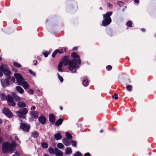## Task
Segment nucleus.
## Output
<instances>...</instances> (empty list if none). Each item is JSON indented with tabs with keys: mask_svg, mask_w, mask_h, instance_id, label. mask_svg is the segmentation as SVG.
Wrapping results in <instances>:
<instances>
[{
	"mask_svg": "<svg viewBox=\"0 0 156 156\" xmlns=\"http://www.w3.org/2000/svg\"><path fill=\"white\" fill-rule=\"evenodd\" d=\"M117 94L116 93H115L112 96L113 98H114L115 100H117L118 99Z\"/></svg>",
	"mask_w": 156,
	"mask_h": 156,
	"instance_id": "obj_38",
	"label": "nucleus"
},
{
	"mask_svg": "<svg viewBox=\"0 0 156 156\" xmlns=\"http://www.w3.org/2000/svg\"><path fill=\"white\" fill-rule=\"evenodd\" d=\"M1 81L2 85L4 87L8 86L9 84V81L8 79L6 78L4 80H2Z\"/></svg>",
	"mask_w": 156,
	"mask_h": 156,
	"instance_id": "obj_11",
	"label": "nucleus"
},
{
	"mask_svg": "<svg viewBox=\"0 0 156 156\" xmlns=\"http://www.w3.org/2000/svg\"><path fill=\"white\" fill-rule=\"evenodd\" d=\"M49 53L48 51H46L43 53V54L45 57H47L49 54Z\"/></svg>",
	"mask_w": 156,
	"mask_h": 156,
	"instance_id": "obj_41",
	"label": "nucleus"
},
{
	"mask_svg": "<svg viewBox=\"0 0 156 156\" xmlns=\"http://www.w3.org/2000/svg\"><path fill=\"white\" fill-rule=\"evenodd\" d=\"M83 84L84 86H87L88 84V81L87 79H86L83 80Z\"/></svg>",
	"mask_w": 156,
	"mask_h": 156,
	"instance_id": "obj_24",
	"label": "nucleus"
},
{
	"mask_svg": "<svg viewBox=\"0 0 156 156\" xmlns=\"http://www.w3.org/2000/svg\"><path fill=\"white\" fill-rule=\"evenodd\" d=\"M20 154L18 152H16L13 155V156H20Z\"/></svg>",
	"mask_w": 156,
	"mask_h": 156,
	"instance_id": "obj_43",
	"label": "nucleus"
},
{
	"mask_svg": "<svg viewBox=\"0 0 156 156\" xmlns=\"http://www.w3.org/2000/svg\"><path fill=\"white\" fill-rule=\"evenodd\" d=\"M55 152L56 156H62L63 153L57 147L55 148Z\"/></svg>",
	"mask_w": 156,
	"mask_h": 156,
	"instance_id": "obj_12",
	"label": "nucleus"
},
{
	"mask_svg": "<svg viewBox=\"0 0 156 156\" xmlns=\"http://www.w3.org/2000/svg\"><path fill=\"white\" fill-rule=\"evenodd\" d=\"M31 115L32 117L35 119L37 118L38 117V113L36 112H31Z\"/></svg>",
	"mask_w": 156,
	"mask_h": 156,
	"instance_id": "obj_21",
	"label": "nucleus"
},
{
	"mask_svg": "<svg viewBox=\"0 0 156 156\" xmlns=\"http://www.w3.org/2000/svg\"><path fill=\"white\" fill-rule=\"evenodd\" d=\"M2 72L0 70V77H1L3 75Z\"/></svg>",
	"mask_w": 156,
	"mask_h": 156,
	"instance_id": "obj_48",
	"label": "nucleus"
},
{
	"mask_svg": "<svg viewBox=\"0 0 156 156\" xmlns=\"http://www.w3.org/2000/svg\"><path fill=\"white\" fill-rule=\"evenodd\" d=\"M30 128V125L26 123H21L20 126V129L24 132H27Z\"/></svg>",
	"mask_w": 156,
	"mask_h": 156,
	"instance_id": "obj_7",
	"label": "nucleus"
},
{
	"mask_svg": "<svg viewBox=\"0 0 156 156\" xmlns=\"http://www.w3.org/2000/svg\"><path fill=\"white\" fill-rule=\"evenodd\" d=\"M2 137H0V143L2 142Z\"/></svg>",
	"mask_w": 156,
	"mask_h": 156,
	"instance_id": "obj_51",
	"label": "nucleus"
},
{
	"mask_svg": "<svg viewBox=\"0 0 156 156\" xmlns=\"http://www.w3.org/2000/svg\"><path fill=\"white\" fill-rule=\"evenodd\" d=\"M66 137L68 139H70L72 138V137L71 134L68 132H66Z\"/></svg>",
	"mask_w": 156,
	"mask_h": 156,
	"instance_id": "obj_26",
	"label": "nucleus"
},
{
	"mask_svg": "<svg viewBox=\"0 0 156 156\" xmlns=\"http://www.w3.org/2000/svg\"><path fill=\"white\" fill-rule=\"evenodd\" d=\"M81 154L79 152H77L74 154V156H81Z\"/></svg>",
	"mask_w": 156,
	"mask_h": 156,
	"instance_id": "obj_39",
	"label": "nucleus"
},
{
	"mask_svg": "<svg viewBox=\"0 0 156 156\" xmlns=\"http://www.w3.org/2000/svg\"><path fill=\"white\" fill-rule=\"evenodd\" d=\"M71 56L73 58H79V56L77 54L76 52H74L71 54Z\"/></svg>",
	"mask_w": 156,
	"mask_h": 156,
	"instance_id": "obj_27",
	"label": "nucleus"
},
{
	"mask_svg": "<svg viewBox=\"0 0 156 156\" xmlns=\"http://www.w3.org/2000/svg\"><path fill=\"white\" fill-rule=\"evenodd\" d=\"M60 108V109L61 110H62L63 108H62V107L61 106Z\"/></svg>",
	"mask_w": 156,
	"mask_h": 156,
	"instance_id": "obj_56",
	"label": "nucleus"
},
{
	"mask_svg": "<svg viewBox=\"0 0 156 156\" xmlns=\"http://www.w3.org/2000/svg\"><path fill=\"white\" fill-rule=\"evenodd\" d=\"M38 135V133L36 131H34L32 133V136L34 138L37 137Z\"/></svg>",
	"mask_w": 156,
	"mask_h": 156,
	"instance_id": "obj_25",
	"label": "nucleus"
},
{
	"mask_svg": "<svg viewBox=\"0 0 156 156\" xmlns=\"http://www.w3.org/2000/svg\"><path fill=\"white\" fill-rule=\"evenodd\" d=\"M35 108H36V107H35V106H33L31 108V109H33V110H34L35 109Z\"/></svg>",
	"mask_w": 156,
	"mask_h": 156,
	"instance_id": "obj_49",
	"label": "nucleus"
},
{
	"mask_svg": "<svg viewBox=\"0 0 156 156\" xmlns=\"http://www.w3.org/2000/svg\"><path fill=\"white\" fill-rule=\"evenodd\" d=\"M2 60V58L1 57H0V61Z\"/></svg>",
	"mask_w": 156,
	"mask_h": 156,
	"instance_id": "obj_60",
	"label": "nucleus"
},
{
	"mask_svg": "<svg viewBox=\"0 0 156 156\" xmlns=\"http://www.w3.org/2000/svg\"><path fill=\"white\" fill-rule=\"evenodd\" d=\"M1 98L2 100H5L6 99L8 102L9 105L12 106H15L16 105L15 102L13 101V98L9 95L8 94L6 97L5 95L3 93L0 94Z\"/></svg>",
	"mask_w": 156,
	"mask_h": 156,
	"instance_id": "obj_3",
	"label": "nucleus"
},
{
	"mask_svg": "<svg viewBox=\"0 0 156 156\" xmlns=\"http://www.w3.org/2000/svg\"><path fill=\"white\" fill-rule=\"evenodd\" d=\"M19 85H21L25 89H28L30 87L27 81H25L24 79L20 83H19Z\"/></svg>",
	"mask_w": 156,
	"mask_h": 156,
	"instance_id": "obj_10",
	"label": "nucleus"
},
{
	"mask_svg": "<svg viewBox=\"0 0 156 156\" xmlns=\"http://www.w3.org/2000/svg\"><path fill=\"white\" fill-rule=\"evenodd\" d=\"M117 3L120 6H122L123 5V2L121 1L118 2Z\"/></svg>",
	"mask_w": 156,
	"mask_h": 156,
	"instance_id": "obj_42",
	"label": "nucleus"
},
{
	"mask_svg": "<svg viewBox=\"0 0 156 156\" xmlns=\"http://www.w3.org/2000/svg\"><path fill=\"white\" fill-rule=\"evenodd\" d=\"M58 49H57L56 50H55L54 52L52 54V56L53 57H55L56 54L58 53Z\"/></svg>",
	"mask_w": 156,
	"mask_h": 156,
	"instance_id": "obj_36",
	"label": "nucleus"
},
{
	"mask_svg": "<svg viewBox=\"0 0 156 156\" xmlns=\"http://www.w3.org/2000/svg\"><path fill=\"white\" fill-rule=\"evenodd\" d=\"M62 142L66 146H68L70 144V142L67 139L64 138L62 140Z\"/></svg>",
	"mask_w": 156,
	"mask_h": 156,
	"instance_id": "obj_20",
	"label": "nucleus"
},
{
	"mask_svg": "<svg viewBox=\"0 0 156 156\" xmlns=\"http://www.w3.org/2000/svg\"><path fill=\"white\" fill-rule=\"evenodd\" d=\"M34 62H35L34 63V65H37V61H34Z\"/></svg>",
	"mask_w": 156,
	"mask_h": 156,
	"instance_id": "obj_53",
	"label": "nucleus"
},
{
	"mask_svg": "<svg viewBox=\"0 0 156 156\" xmlns=\"http://www.w3.org/2000/svg\"><path fill=\"white\" fill-rule=\"evenodd\" d=\"M15 138H16V139H17V140H18V137H17V136H16V137H15Z\"/></svg>",
	"mask_w": 156,
	"mask_h": 156,
	"instance_id": "obj_59",
	"label": "nucleus"
},
{
	"mask_svg": "<svg viewBox=\"0 0 156 156\" xmlns=\"http://www.w3.org/2000/svg\"><path fill=\"white\" fill-rule=\"evenodd\" d=\"M14 75L17 80V83L18 85L24 79L22 76L19 73H16L14 74Z\"/></svg>",
	"mask_w": 156,
	"mask_h": 156,
	"instance_id": "obj_9",
	"label": "nucleus"
},
{
	"mask_svg": "<svg viewBox=\"0 0 156 156\" xmlns=\"http://www.w3.org/2000/svg\"><path fill=\"white\" fill-rule=\"evenodd\" d=\"M65 153L67 155H69L72 153V151L70 147H67L65 149Z\"/></svg>",
	"mask_w": 156,
	"mask_h": 156,
	"instance_id": "obj_19",
	"label": "nucleus"
},
{
	"mask_svg": "<svg viewBox=\"0 0 156 156\" xmlns=\"http://www.w3.org/2000/svg\"><path fill=\"white\" fill-rule=\"evenodd\" d=\"M16 146V144L14 143L11 144L8 142L4 143L3 144L2 151L5 153L7 152L12 153L15 151Z\"/></svg>",
	"mask_w": 156,
	"mask_h": 156,
	"instance_id": "obj_2",
	"label": "nucleus"
},
{
	"mask_svg": "<svg viewBox=\"0 0 156 156\" xmlns=\"http://www.w3.org/2000/svg\"><path fill=\"white\" fill-rule=\"evenodd\" d=\"M63 121V119H59L57 120L56 121V122H55V125L56 126H59L62 124Z\"/></svg>",
	"mask_w": 156,
	"mask_h": 156,
	"instance_id": "obj_17",
	"label": "nucleus"
},
{
	"mask_svg": "<svg viewBox=\"0 0 156 156\" xmlns=\"http://www.w3.org/2000/svg\"><path fill=\"white\" fill-rule=\"evenodd\" d=\"M0 70L5 75H9L11 71L9 69L7 65L5 64H2L0 67Z\"/></svg>",
	"mask_w": 156,
	"mask_h": 156,
	"instance_id": "obj_6",
	"label": "nucleus"
},
{
	"mask_svg": "<svg viewBox=\"0 0 156 156\" xmlns=\"http://www.w3.org/2000/svg\"><path fill=\"white\" fill-rule=\"evenodd\" d=\"M112 68V67L110 65H108L106 67V69L108 70L111 69Z\"/></svg>",
	"mask_w": 156,
	"mask_h": 156,
	"instance_id": "obj_45",
	"label": "nucleus"
},
{
	"mask_svg": "<svg viewBox=\"0 0 156 156\" xmlns=\"http://www.w3.org/2000/svg\"><path fill=\"white\" fill-rule=\"evenodd\" d=\"M84 156H90V155L89 153H87L85 154Z\"/></svg>",
	"mask_w": 156,
	"mask_h": 156,
	"instance_id": "obj_47",
	"label": "nucleus"
},
{
	"mask_svg": "<svg viewBox=\"0 0 156 156\" xmlns=\"http://www.w3.org/2000/svg\"><path fill=\"white\" fill-rule=\"evenodd\" d=\"M100 9H102V8H100Z\"/></svg>",
	"mask_w": 156,
	"mask_h": 156,
	"instance_id": "obj_61",
	"label": "nucleus"
},
{
	"mask_svg": "<svg viewBox=\"0 0 156 156\" xmlns=\"http://www.w3.org/2000/svg\"><path fill=\"white\" fill-rule=\"evenodd\" d=\"M44 156H49V155H47V154H44Z\"/></svg>",
	"mask_w": 156,
	"mask_h": 156,
	"instance_id": "obj_57",
	"label": "nucleus"
},
{
	"mask_svg": "<svg viewBox=\"0 0 156 156\" xmlns=\"http://www.w3.org/2000/svg\"><path fill=\"white\" fill-rule=\"evenodd\" d=\"M127 26L129 27H132V22L131 21H128L126 23Z\"/></svg>",
	"mask_w": 156,
	"mask_h": 156,
	"instance_id": "obj_34",
	"label": "nucleus"
},
{
	"mask_svg": "<svg viewBox=\"0 0 156 156\" xmlns=\"http://www.w3.org/2000/svg\"><path fill=\"white\" fill-rule=\"evenodd\" d=\"M107 6H108V7H109L110 8H111L112 7V5L111 3H110L108 4Z\"/></svg>",
	"mask_w": 156,
	"mask_h": 156,
	"instance_id": "obj_46",
	"label": "nucleus"
},
{
	"mask_svg": "<svg viewBox=\"0 0 156 156\" xmlns=\"http://www.w3.org/2000/svg\"><path fill=\"white\" fill-rule=\"evenodd\" d=\"M16 90L18 92L21 94H23L24 92V90L20 86L16 87Z\"/></svg>",
	"mask_w": 156,
	"mask_h": 156,
	"instance_id": "obj_16",
	"label": "nucleus"
},
{
	"mask_svg": "<svg viewBox=\"0 0 156 156\" xmlns=\"http://www.w3.org/2000/svg\"><path fill=\"white\" fill-rule=\"evenodd\" d=\"M41 145L42 147L44 148H48V144L45 142H43L41 143Z\"/></svg>",
	"mask_w": 156,
	"mask_h": 156,
	"instance_id": "obj_28",
	"label": "nucleus"
},
{
	"mask_svg": "<svg viewBox=\"0 0 156 156\" xmlns=\"http://www.w3.org/2000/svg\"><path fill=\"white\" fill-rule=\"evenodd\" d=\"M13 65L14 66L17 67H20L21 66L20 64L16 62H13Z\"/></svg>",
	"mask_w": 156,
	"mask_h": 156,
	"instance_id": "obj_30",
	"label": "nucleus"
},
{
	"mask_svg": "<svg viewBox=\"0 0 156 156\" xmlns=\"http://www.w3.org/2000/svg\"><path fill=\"white\" fill-rule=\"evenodd\" d=\"M12 96L14 99L16 101H19L21 100L19 96L17 95L15 93H12Z\"/></svg>",
	"mask_w": 156,
	"mask_h": 156,
	"instance_id": "obj_18",
	"label": "nucleus"
},
{
	"mask_svg": "<svg viewBox=\"0 0 156 156\" xmlns=\"http://www.w3.org/2000/svg\"><path fill=\"white\" fill-rule=\"evenodd\" d=\"M132 88V86L131 85H128L126 86V89L129 91H131Z\"/></svg>",
	"mask_w": 156,
	"mask_h": 156,
	"instance_id": "obj_31",
	"label": "nucleus"
},
{
	"mask_svg": "<svg viewBox=\"0 0 156 156\" xmlns=\"http://www.w3.org/2000/svg\"><path fill=\"white\" fill-rule=\"evenodd\" d=\"M34 90L32 89H30L28 91V93L29 94H32L34 93Z\"/></svg>",
	"mask_w": 156,
	"mask_h": 156,
	"instance_id": "obj_40",
	"label": "nucleus"
},
{
	"mask_svg": "<svg viewBox=\"0 0 156 156\" xmlns=\"http://www.w3.org/2000/svg\"><path fill=\"white\" fill-rule=\"evenodd\" d=\"M77 48L76 47H74L73 48V50H76L77 49Z\"/></svg>",
	"mask_w": 156,
	"mask_h": 156,
	"instance_id": "obj_52",
	"label": "nucleus"
},
{
	"mask_svg": "<svg viewBox=\"0 0 156 156\" xmlns=\"http://www.w3.org/2000/svg\"><path fill=\"white\" fill-rule=\"evenodd\" d=\"M77 62L79 64H81V61L80 59H78L77 61L75 58L73 59L72 60H67L63 61L61 62L62 63V65H64V66H66L68 64L69 66V70L72 73H76V69L79 67V66L77 64Z\"/></svg>",
	"mask_w": 156,
	"mask_h": 156,
	"instance_id": "obj_1",
	"label": "nucleus"
},
{
	"mask_svg": "<svg viewBox=\"0 0 156 156\" xmlns=\"http://www.w3.org/2000/svg\"><path fill=\"white\" fill-rule=\"evenodd\" d=\"M55 150H54L53 148H50L48 149V151L50 154H53L54 153Z\"/></svg>",
	"mask_w": 156,
	"mask_h": 156,
	"instance_id": "obj_32",
	"label": "nucleus"
},
{
	"mask_svg": "<svg viewBox=\"0 0 156 156\" xmlns=\"http://www.w3.org/2000/svg\"><path fill=\"white\" fill-rule=\"evenodd\" d=\"M139 0H134L135 2L137 3L139 2Z\"/></svg>",
	"mask_w": 156,
	"mask_h": 156,
	"instance_id": "obj_50",
	"label": "nucleus"
},
{
	"mask_svg": "<svg viewBox=\"0 0 156 156\" xmlns=\"http://www.w3.org/2000/svg\"><path fill=\"white\" fill-rule=\"evenodd\" d=\"M57 147L59 149H62L64 147V145L62 143H59L57 145Z\"/></svg>",
	"mask_w": 156,
	"mask_h": 156,
	"instance_id": "obj_29",
	"label": "nucleus"
},
{
	"mask_svg": "<svg viewBox=\"0 0 156 156\" xmlns=\"http://www.w3.org/2000/svg\"><path fill=\"white\" fill-rule=\"evenodd\" d=\"M38 120L40 122L43 124L45 123L46 122V119L44 116H41L39 117Z\"/></svg>",
	"mask_w": 156,
	"mask_h": 156,
	"instance_id": "obj_14",
	"label": "nucleus"
},
{
	"mask_svg": "<svg viewBox=\"0 0 156 156\" xmlns=\"http://www.w3.org/2000/svg\"><path fill=\"white\" fill-rule=\"evenodd\" d=\"M2 119H0V124L2 123Z\"/></svg>",
	"mask_w": 156,
	"mask_h": 156,
	"instance_id": "obj_54",
	"label": "nucleus"
},
{
	"mask_svg": "<svg viewBox=\"0 0 156 156\" xmlns=\"http://www.w3.org/2000/svg\"><path fill=\"white\" fill-rule=\"evenodd\" d=\"M62 63L60 62L58 67V71L61 72H63V70L62 69Z\"/></svg>",
	"mask_w": 156,
	"mask_h": 156,
	"instance_id": "obj_22",
	"label": "nucleus"
},
{
	"mask_svg": "<svg viewBox=\"0 0 156 156\" xmlns=\"http://www.w3.org/2000/svg\"><path fill=\"white\" fill-rule=\"evenodd\" d=\"M12 80L14 82L15 80V79L14 77H12Z\"/></svg>",
	"mask_w": 156,
	"mask_h": 156,
	"instance_id": "obj_55",
	"label": "nucleus"
},
{
	"mask_svg": "<svg viewBox=\"0 0 156 156\" xmlns=\"http://www.w3.org/2000/svg\"><path fill=\"white\" fill-rule=\"evenodd\" d=\"M17 105L20 108L25 107L26 106V104L23 101H20L17 103Z\"/></svg>",
	"mask_w": 156,
	"mask_h": 156,
	"instance_id": "obj_15",
	"label": "nucleus"
},
{
	"mask_svg": "<svg viewBox=\"0 0 156 156\" xmlns=\"http://www.w3.org/2000/svg\"><path fill=\"white\" fill-rule=\"evenodd\" d=\"M62 137L60 133H57L55 135L54 137L56 140H60Z\"/></svg>",
	"mask_w": 156,
	"mask_h": 156,
	"instance_id": "obj_23",
	"label": "nucleus"
},
{
	"mask_svg": "<svg viewBox=\"0 0 156 156\" xmlns=\"http://www.w3.org/2000/svg\"><path fill=\"white\" fill-rule=\"evenodd\" d=\"M28 111L26 108L20 109L17 112L18 116L21 118L25 119V115L28 113Z\"/></svg>",
	"mask_w": 156,
	"mask_h": 156,
	"instance_id": "obj_5",
	"label": "nucleus"
},
{
	"mask_svg": "<svg viewBox=\"0 0 156 156\" xmlns=\"http://www.w3.org/2000/svg\"><path fill=\"white\" fill-rule=\"evenodd\" d=\"M112 13V12H108L104 15V20L102 22V24L103 26H105L110 23L112 20L110 16Z\"/></svg>",
	"mask_w": 156,
	"mask_h": 156,
	"instance_id": "obj_4",
	"label": "nucleus"
},
{
	"mask_svg": "<svg viewBox=\"0 0 156 156\" xmlns=\"http://www.w3.org/2000/svg\"><path fill=\"white\" fill-rule=\"evenodd\" d=\"M3 111L4 114L8 117L11 118L13 114L9 108H5L3 109Z\"/></svg>",
	"mask_w": 156,
	"mask_h": 156,
	"instance_id": "obj_8",
	"label": "nucleus"
},
{
	"mask_svg": "<svg viewBox=\"0 0 156 156\" xmlns=\"http://www.w3.org/2000/svg\"><path fill=\"white\" fill-rule=\"evenodd\" d=\"M29 72L32 75H33L34 76H35V73L31 70H29Z\"/></svg>",
	"mask_w": 156,
	"mask_h": 156,
	"instance_id": "obj_44",
	"label": "nucleus"
},
{
	"mask_svg": "<svg viewBox=\"0 0 156 156\" xmlns=\"http://www.w3.org/2000/svg\"><path fill=\"white\" fill-rule=\"evenodd\" d=\"M49 120L51 123H54L55 121V118L54 115L50 114L49 115Z\"/></svg>",
	"mask_w": 156,
	"mask_h": 156,
	"instance_id": "obj_13",
	"label": "nucleus"
},
{
	"mask_svg": "<svg viewBox=\"0 0 156 156\" xmlns=\"http://www.w3.org/2000/svg\"><path fill=\"white\" fill-rule=\"evenodd\" d=\"M63 49H58V53H59L60 54L64 52H65L66 51V48H65L64 49V51H63Z\"/></svg>",
	"mask_w": 156,
	"mask_h": 156,
	"instance_id": "obj_33",
	"label": "nucleus"
},
{
	"mask_svg": "<svg viewBox=\"0 0 156 156\" xmlns=\"http://www.w3.org/2000/svg\"><path fill=\"white\" fill-rule=\"evenodd\" d=\"M102 132H103V130H100V132L101 133H102Z\"/></svg>",
	"mask_w": 156,
	"mask_h": 156,
	"instance_id": "obj_58",
	"label": "nucleus"
},
{
	"mask_svg": "<svg viewBox=\"0 0 156 156\" xmlns=\"http://www.w3.org/2000/svg\"><path fill=\"white\" fill-rule=\"evenodd\" d=\"M58 79H59V80H60V81H61V82H62H62L63 81V78L61 76H60V75L58 74Z\"/></svg>",
	"mask_w": 156,
	"mask_h": 156,
	"instance_id": "obj_35",
	"label": "nucleus"
},
{
	"mask_svg": "<svg viewBox=\"0 0 156 156\" xmlns=\"http://www.w3.org/2000/svg\"><path fill=\"white\" fill-rule=\"evenodd\" d=\"M71 143H72V144L73 146L74 147H76V143L75 141H73V140H72L71 141Z\"/></svg>",
	"mask_w": 156,
	"mask_h": 156,
	"instance_id": "obj_37",
	"label": "nucleus"
}]
</instances>
